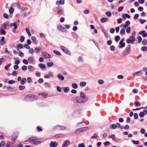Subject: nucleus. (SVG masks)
Returning a JSON list of instances; mask_svg holds the SVG:
<instances>
[{
  "instance_id": "obj_1",
  "label": "nucleus",
  "mask_w": 147,
  "mask_h": 147,
  "mask_svg": "<svg viewBox=\"0 0 147 147\" xmlns=\"http://www.w3.org/2000/svg\"><path fill=\"white\" fill-rule=\"evenodd\" d=\"M88 100V97L85 96V94L81 92L80 93V96L76 98V101L79 103H84L86 102Z\"/></svg>"
},
{
  "instance_id": "obj_2",
  "label": "nucleus",
  "mask_w": 147,
  "mask_h": 147,
  "mask_svg": "<svg viewBox=\"0 0 147 147\" xmlns=\"http://www.w3.org/2000/svg\"><path fill=\"white\" fill-rule=\"evenodd\" d=\"M37 99L36 96L34 94H29L27 95L24 98V100L26 101H33Z\"/></svg>"
},
{
  "instance_id": "obj_3",
  "label": "nucleus",
  "mask_w": 147,
  "mask_h": 147,
  "mask_svg": "<svg viewBox=\"0 0 147 147\" xmlns=\"http://www.w3.org/2000/svg\"><path fill=\"white\" fill-rule=\"evenodd\" d=\"M135 40V38L133 36H131L129 37V39H127L126 40V42L128 44L130 43L131 44H134V42Z\"/></svg>"
},
{
  "instance_id": "obj_4",
  "label": "nucleus",
  "mask_w": 147,
  "mask_h": 147,
  "mask_svg": "<svg viewBox=\"0 0 147 147\" xmlns=\"http://www.w3.org/2000/svg\"><path fill=\"white\" fill-rule=\"evenodd\" d=\"M60 48L61 50L64 53H66L68 55H70V51L66 47L63 46H61Z\"/></svg>"
},
{
  "instance_id": "obj_5",
  "label": "nucleus",
  "mask_w": 147,
  "mask_h": 147,
  "mask_svg": "<svg viewBox=\"0 0 147 147\" xmlns=\"http://www.w3.org/2000/svg\"><path fill=\"white\" fill-rule=\"evenodd\" d=\"M57 28L59 30L62 32H67V30L65 29L61 25H59L57 26Z\"/></svg>"
},
{
  "instance_id": "obj_6",
  "label": "nucleus",
  "mask_w": 147,
  "mask_h": 147,
  "mask_svg": "<svg viewBox=\"0 0 147 147\" xmlns=\"http://www.w3.org/2000/svg\"><path fill=\"white\" fill-rule=\"evenodd\" d=\"M65 128V127L63 126H60L59 125H57L54 127L55 129L57 130H62L64 129Z\"/></svg>"
},
{
  "instance_id": "obj_7",
  "label": "nucleus",
  "mask_w": 147,
  "mask_h": 147,
  "mask_svg": "<svg viewBox=\"0 0 147 147\" xmlns=\"http://www.w3.org/2000/svg\"><path fill=\"white\" fill-rule=\"evenodd\" d=\"M130 47L131 46L130 45H128L126 49V53L124 54V55H125L129 54L130 51Z\"/></svg>"
},
{
  "instance_id": "obj_8",
  "label": "nucleus",
  "mask_w": 147,
  "mask_h": 147,
  "mask_svg": "<svg viewBox=\"0 0 147 147\" xmlns=\"http://www.w3.org/2000/svg\"><path fill=\"white\" fill-rule=\"evenodd\" d=\"M42 54L45 59H49L51 57V55L48 53L46 52H43Z\"/></svg>"
},
{
  "instance_id": "obj_9",
  "label": "nucleus",
  "mask_w": 147,
  "mask_h": 147,
  "mask_svg": "<svg viewBox=\"0 0 147 147\" xmlns=\"http://www.w3.org/2000/svg\"><path fill=\"white\" fill-rule=\"evenodd\" d=\"M37 140V138L35 137H32L28 139V141L30 142H34Z\"/></svg>"
},
{
  "instance_id": "obj_10",
  "label": "nucleus",
  "mask_w": 147,
  "mask_h": 147,
  "mask_svg": "<svg viewBox=\"0 0 147 147\" xmlns=\"http://www.w3.org/2000/svg\"><path fill=\"white\" fill-rule=\"evenodd\" d=\"M53 72H50L49 74L44 77V78L46 79H48L50 78V77H53Z\"/></svg>"
},
{
  "instance_id": "obj_11",
  "label": "nucleus",
  "mask_w": 147,
  "mask_h": 147,
  "mask_svg": "<svg viewBox=\"0 0 147 147\" xmlns=\"http://www.w3.org/2000/svg\"><path fill=\"white\" fill-rule=\"evenodd\" d=\"M58 145V144L56 142H51L49 144L51 147H56Z\"/></svg>"
},
{
  "instance_id": "obj_12",
  "label": "nucleus",
  "mask_w": 147,
  "mask_h": 147,
  "mask_svg": "<svg viewBox=\"0 0 147 147\" xmlns=\"http://www.w3.org/2000/svg\"><path fill=\"white\" fill-rule=\"evenodd\" d=\"M146 31L145 30H142L139 32V34L140 35H142V36L144 38L147 37V33L145 32Z\"/></svg>"
},
{
  "instance_id": "obj_13",
  "label": "nucleus",
  "mask_w": 147,
  "mask_h": 147,
  "mask_svg": "<svg viewBox=\"0 0 147 147\" xmlns=\"http://www.w3.org/2000/svg\"><path fill=\"white\" fill-rule=\"evenodd\" d=\"M108 138H112L113 140L115 141H117V138L115 136L114 134H112L111 135L109 136Z\"/></svg>"
},
{
  "instance_id": "obj_14",
  "label": "nucleus",
  "mask_w": 147,
  "mask_h": 147,
  "mask_svg": "<svg viewBox=\"0 0 147 147\" xmlns=\"http://www.w3.org/2000/svg\"><path fill=\"white\" fill-rule=\"evenodd\" d=\"M39 67L43 71L46 70V66L45 64L42 63H40L38 65Z\"/></svg>"
},
{
  "instance_id": "obj_15",
  "label": "nucleus",
  "mask_w": 147,
  "mask_h": 147,
  "mask_svg": "<svg viewBox=\"0 0 147 147\" xmlns=\"http://www.w3.org/2000/svg\"><path fill=\"white\" fill-rule=\"evenodd\" d=\"M57 77L58 79L61 80H64L65 78L63 76L62 74H58L57 75Z\"/></svg>"
},
{
  "instance_id": "obj_16",
  "label": "nucleus",
  "mask_w": 147,
  "mask_h": 147,
  "mask_svg": "<svg viewBox=\"0 0 147 147\" xmlns=\"http://www.w3.org/2000/svg\"><path fill=\"white\" fill-rule=\"evenodd\" d=\"M70 142L69 140H65L64 141V144L62 145L63 147L67 146L70 144Z\"/></svg>"
},
{
  "instance_id": "obj_17",
  "label": "nucleus",
  "mask_w": 147,
  "mask_h": 147,
  "mask_svg": "<svg viewBox=\"0 0 147 147\" xmlns=\"http://www.w3.org/2000/svg\"><path fill=\"white\" fill-rule=\"evenodd\" d=\"M63 12V10L62 9L60 8H58L57 9V13L58 15H61Z\"/></svg>"
},
{
  "instance_id": "obj_18",
  "label": "nucleus",
  "mask_w": 147,
  "mask_h": 147,
  "mask_svg": "<svg viewBox=\"0 0 147 147\" xmlns=\"http://www.w3.org/2000/svg\"><path fill=\"white\" fill-rule=\"evenodd\" d=\"M64 3V0H60L57 1L56 2V4L58 5H63Z\"/></svg>"
},
{
  "instance_id": "obj_19",
  "label": "nucleus",
  "mask_w": 147,
  "mask_h": 147,
  "mask_svg": "<svg viewBox=\"0 0 147 147\" xmlns=\"http://www.w3.org/2000/svg\"><path fill=\"white\" fill-rule=\"evenodd\" d=\"M122 17L123 20H125L126 19V17L128 18H130V16L128 14H123L122 15Z\"/></svg>"
},
{
  "instance_id": "obj_20",
  "label": "nucleus",
  "mask_w": 147,
  "mask_h": 147,
  "mask_svg": "<svg viewBox=\"0 0 147 147\" xmlns=\"http://www.w3.org/2000/svg\"><path fill=\"white\" fill-rule=\"evenodd\" d=\"M28 69L29 71L32 72L35 69V68L31 65H28Z\"/></svg>"
},
{
  "instance_id": "obj_21",
  "label": "nucleus",
  "mask_w": 147,
  "mask_h": 147,
  "mask_svg": "<svg viewBox=\"0 0 147 147\" xmlns=\"http://www.w3.org/2000/svg\"><path fill=\"white\" fill-rule=\"evenodd\" d=\"M10 26H14V29H16L17 28V25L16 23L15 22L11 23L10 25Z\"/></svg>"
},
{
  "instance_id": "obj_22",
  "label": "nucleus",
  "mask_w": 147,
  "mask_h": 147,
  "mask_svg": "<svg viewBox=\"0 0 147 147\" xmlns=\"http://www.w3.org/2000/svg\"><path fill=\"white\" fill-rule=\"evenodd\" d=\"M26 82V80L25 78H22L20 82V83L22 85H24Z\"/></svg>"
},
{
  "instance_id": "obj_23",
  "label": "nucleus",
  "mask_w": 147,
  "mask_h": 147,
  "mask_svg": "<svg viewBox=\"0 0 147 147\" xmlns=\"http://www.w3.org/2000/svg\"><path fill=\"white\" fill-rule=\"evenodd\" d=\"M73 37L75 39H77L78 38V36L75 32H73L72 33Z\"/></svg>"
},
{
  "instance_id": "obj_24",
  "label": "nucleus",
  "mask_w": 147,
  "mask_h": 147,
  "mask_svg": "<svg viewBox=\"0 0 147 147\" xmlns=\"http://www.w3.org/2000/svg\"><path fill=\"white\" fill-rule=\"evenodd\" d=\"M41 50V48L40 47H36L34 49V51L35 53H38L40 52Z\"/></svg>"
},
{
  "instance_id": "obj_25",
  "label": "nucleus",
  "mask_w": 147,
  "mask_h": 147,
  "mask_svg": "<svg viewBox=\"0 0 147 147\" xmlns=\"http://www.w3.org/2000/svg\"><path fill=\"white\" fill-rule=\"evenodd\" d=\"M109 128L111 129H115L117 128L116 124H113L110 125Z\"/></svg>"
},
{
  "instance_id": "obj_26",
  "label": "nucleus",
  "mask_w": 147,
  "mask_h": 147,
  "mask_svg": "<svg viewBox=\"0 0 147 147\" xmlns=\"http://www.w3.org/2000/svg\"><path fill=\"white\" fill-rule=\"evenodd\" d=\"M28 60L30 63H32L33 62V58L32 57H30L28 58Z\"/></svg>"
},
{
  "instance_id": "obj_27",
  "label": "nucleus",
  "mask_w": 147,
  "mask_h": 147,
  "mask_svg": "<svg viewBox=\"0 0 147 147\" xmlns=\"http://www.w3.org/2000/svg\"><path fill=\"white\" fill-rule=\"evenodd\" d=\"M116 124L117 127H118L119 128H120L121 129H122L124 128L123 126L121 125L119 123H117Z\"/></svg>"
},
{
  "instance_id": "obj_28",
  "label": "nucleus",
  "mask_w": 147,
  "mask_h": 147,
  "mask_svg": "<svg viewBox=\"0 0 147 147\" xmlns=\"http://www.w3.org/2000/svg\"><path fill=\"white\" fill-rule=\"evenodd\" d=\"M130 24V22L129 21H127L125 23V24L124 26V27L125 28L127 27H128V26Z\"/></svg>"
},
{
  "instance_id": "obj_29",
  "label": "nucleus",
  "mask_w": 147,
  "mask_h": 147,
  "mask_svg": "<svg viewBox=\"0 0 147 147\" xmlns=\"http://www.w3.org/2000/svg\"><path fill=\"white\" fill-rule=\"evenodd\" d=\"M31 40L34 42L36 45L38 42L36 41V38L35 36H33L31 37Z\"/></svg>"
},
{
  "instance_id": "obj_30",
  "label": "nucleus",
  "mask_w": 147,
  "mask_h": 147,
  "mask_svg": "<svg viewBox=\"0 0 147 147\" xmlns=\"http://www.w3.org/2000/svg\"><path fill=\"white\" fill-rule=\"evenodd\" d=\"M141 105L140 102L138 101H136L134 103V106L136 107H140Z\"/></svg>"
},
{
  "instance_id": "obj_31",
  "label": "nucleus",
  "mask_w": 147,
  "mask_h": 147,
  "mask_svg": "<svg viewBox=\"0 0 147 147\" xmlns=\"http://www.w3.org/2000/svg\"><path fill=\"white\" fill-rule=\"evenodd\" d=\"M107 20V19L106 18H102L100 19V22L102 23H104L106 22Z\"/></svg>"
},
{
  "instance_id": "obj_32",
  "label": "nucleus",
  "mask_w": 147,
  "mask_h": 147,
  "mask_svg": "<svg viewBox=\"0 0 147 147\" xmlns=\"http://www.w3.org/2000/svg\"><path fill=\"white\" fill-rule=\"evenodd\" d=\"M99 138V136H97V134L95 133L94 135L91 136V138L92 139H98Z\"/></svg>"
},
{
  "instance_id": "obj_33",
  "label": "nucleus",
  "mask_w": 147,
  "mask_h": 147,
  "mask_svg": "<svg viewBox=\"0 0 147 147\" xmlns=\"http://www.w3.org/2000/svg\"><path fill=\"white\" fill-rule=\"evenodd\" d=\"M78 61L79 62L82 63L84 62V59L82 57L80 56L78 58Z\"/></svg>"
},
{
  "instance_id": "obj_34",
  "label": "nucleus",
  "mask_w": 147,
  "mask_h": 147,
  "mask_svg": "<svg viewBox=\"0 0 147 147\" xmlns=\"http://www.w3.org/2000/svg\"><path fill=\"white\" fill-rule=\"evenodd\" d=\"M63 90L65 93H67L69 90V87H63Z\"/></svg>"
},
{
  "instance_id": "obj_35",
  "label": "nucleus",
  "mask_w": 147,
  "mask_h": 147,
  "mask_svg": "<svg viewBox=\"0 0 147 147\" xmlns=\"http://www.w3.org/2000/svg\"><path fill=\"white\" fill-rule=\"evenodd\" d=\"M80 85L82 87L85 86L86 85V82H81L80 84Z\"/></svg>"
},
{
  "instance_id": "obj_36",
  "label": "nucleus",
  "mask_w": 147,
  "mask_h": 147,
  "mask_svg": "<svg viewBox=\"0 0 147 147\" xmlns=\"http://www.w3.org/2000/svg\"><path fill=\"white\" fill-rule=\"evenodd\" d=\"M14 11V9L12 7H11L9 9V12L10 14H12Z\"/></svg>"
},
{
  "instance_id": "obj_37",
  "label": "nucleus",
  "mask_w": 147,
  "mask_h": 147,
  "mask_svg": "<svg viewBox=\"0 0 147 147\" xmlns=\"http://www.w3.org/2000/svg\"><path fill=\"white\" fill-rule=\"evenodd\" d=\"M72 87L73 88L77 89L78 87V86L76 84L74 83L72 84Z\"/></svg>"
},
{
  "instance_id": "obj_38",
  "label": "nucleus",
  "mask_w": 147,
  "mask_h": 147,
  "mask_svg": "<svg viewBox=\"0 0 147 147\" xmlns=\"http://www.w3.org/2000/svg\"><path fill=\"white\" fill-rule=\"evenodd\" d=\"M80 128L81 132L84 131H85L87 130H88V128L87 127H84L82 128Z\"/></svg>"
},
{
  "instance_id": "obj_39",
  "label": "nucleus",
  "mask_w": 147,
  "mask_h": 147,
  "mask_svg": "<svg viewBox=\"0 0 147 147\" xmlns=\"http://www.w3.org/2000/svg\"><path fill=\"white\" fill-rule=\"evenodd\" d=\"M125 30L124 28H122L121 29L120 31V34L121 35H123L125 34Z\"/></svg>"
},
{
  "instance_id": "obj_40",
  "label": "nucleus",
  "mask_w": 147,
  "mask_h": 147,
  "mask_svg": "<svg viewBox=\"0 0 147 147\" xmlns=\"http://www.w3.org/2000/svg\"><path fill=\"white\" fill-rule=\"evenodd\" d=\"M6 33V32L3 29H1L0 31V34H3V35H5Z\"/></svg>"
},
{
  "instance_id": "obj_41",
  "label": "nucleus",
  "mask_w": 147,
  "mask_h": 147,
  "mask_svg": "<svg viewBox=\"0 0 147 147\" xmlns=\"http://www.w3.org/2000/svg\"><path fill=\"white\" fill-rule=\"evenodd\" d=\"M125 43H122L121 44H120L119 43V48H122L125 46Z\"/></svg>"
},
{
  "instance_id": "obj_42",
  "label": "nucleus",
  "mask_w": 147,
  "mask_h": 147,
  "mask_svg": "<svg viewBox=\"0 0 147 147\" xmlns=\"http://www.w3.org/2000/svg\"><path fill=\"white\" fill-rule=\"evenodd\" d=\"M47 65L48 67H50L53 65V63L52 62H48L47 63Z\"/></svg>"
},
{
  "instance_id": "obj_43",
  "label": "nucleus",
  "mask_w": 147,
  "mask_h": 147,
  "mask_svg": "<svg viewBox=\"0 0 147 147\" xmlns=\"http://www.w3.org/2000/svg\"><path fill=\"white\" fill-rule=\"evenodd\" d=\"M17 48L18 49H22L24 48V46L22 44H20L17 45Z\"/></svg>"
},
{
  "instance_id": "obj_44",
  "label": "nucleus",
  "mask_w": 147,
  "mask_h": 147,
  "mask_svg": "<svg viewBox=\"0 0 147 147\" xmlns=\"http://www.w3.org/2000/svg\"><path fill=\"white\" fill-rule=\"evenodd\" d=\"M26 31L27 33L28 34V36H31V34L29 30V29L28 28H26Z\"/></svg>"
},
{
  "instance_id": "obj_45",
  "label": "nucleus",
  "mask_w": 147,
  "mask_h": 147,
  "mask_svg": "<svg viewBox=\"0 0 147 147\" xmlns=\"http://www.w3.org/2000/svg\"><path fill=\"white\" fill-rule=\"evenodd\" d=\"M120 37L119 36H116L115 38V40L116 42L119 41L120 40Z\"/></svg>"
},
{
  "instance_id": "obj_46",
  "label": "nucleus",
  "mask_w": 147,
  "mask_h": 147,
  "mask_svg": "<svg viewBox=\"0 0 147 147\" xmlns=\"http://www.w3.org/2000/svg\"><path fill=\"white\" fill-rule=\"evenodd\" d=\"M53 52L55 54L59 56L61 55V53L58 51H54Z\"/></svg>"
},
{
  "instance_id": "obj_47",
  "label": "nucleus",
  "mask_w": 147,
  "mask_h": 147,
  "mask_svg": "<svg viewBox=\"0 0 147 147\" xmlns=\"http://www.w3.org/2000/svg\"><path fill=\"white\" fill-rule=\"evenodd\" d=\"M141 50L142 51H147V47H142L141 48Z\"/></svg>"
},
{
  "instance_id": "obj_48",
  "label": "nucleus",
  "mask_w": 147,
  "mask_h": 147,
  "mask_svg": "<svg viewBox=\"0 0 147 147\" xmlns=\"http://www.w3.org/2000/svg\"><path fill=\"white\" fill-rule=\"evenodd\" d=\"M140 117L141 118H142L144 117V112H141L139 114Z\"/></svg>"
},
{
  "instance_id": "obj_49",
  "label": "nucleus",
  "mask_w": 147,
  "mask_h": 147,
  "mask_svg": "<svg viewBox=\"0 0 147 147\" xmlns=\"http://www.w3.org/2000/svg\"><path fill=\"white\" fill-rule=\"evenodd\" d=\"M81 132V130L80 128L76 131L75 132V133L76 134H78L80 133Z\"/></svg>"
},
{
  "instance_id": "obj_50",
  "label": "nucleus",
  "mask_w": 147,
  "mask_h": 147,
  "mask_svg": "<svg viewBox=\"0 0 147 147\" xmlns=\"http://www.w3.org/2000/svg\"><path fill=\"white\" fill-rule=\"evenodd\" d=\"M18 136L16 134H13V135L12 137L13 138V140L14 141H15L17 139Z\"/></svg>"
},
{
  "instance_id": "obj_51",
  "label": "nucleus",
  "mask_w": 147,
  "mask_h": 147,
  "mask_svg": "<svg viewBox=\"0 0 147 147\" xmlns=\"http://www.w3.org/2000/svg\"><path fill=\"white\" fill-rule=\"evenodd\" d=\"M11 63H9L8 64H7V65L6 66H5V67L4 68L6 70H7L8 69V68H9V67L11 66Z\"/></svg>"
},
{
  "instance_id": "obj_52",
  "label": "nucleus",
  "mask_w": 147,
  "mask_h": 147,
  "mask_svg": "<svg viewBox=\"0 0 147 147\" xmlns=\"http://www.w3.org/2000/svg\"><path fill=\"white\" fill-rule=\"evenodd\" d=\"M36 76L38 77H40L41 75V73L38 71L36 72L35 73Z\"/></svg>"
},
{
  "instance_id": "obj_53",
  "label": "nucleus",
  "mask_w": 147,
  "mask_h": 147,
  "mask_svg": "<svg viewBox=\"0 0 147 147\" xmlns=\"http://www.w3.org/2000/svg\"><path fill=\"white\" fill-rule=\"evenodd\" d=\"M139 22L142 24H143L144 23L146 22V20H142V19H140L139 20Z\"/></svg>"
},
{
  "instance_id": "obj_54",
  "label": "nucleus",
  "mask_w": 147,
  "mask_h": 147,
  "mask_svg": "<svg viewBox=\"0 0 147 147\" xmlns=\"http://www.w3.org/2000/svg\"><path fill=\"white\" fill-rule=\"evenodd\" d=\"M5 144V142L3 141H2L1 142V144H0V145L1 146V147H3Z\"/></svg>"
},
{
  "instance_id": "obj_55",
  "label": "nucleus",
  "mask_w": 147,
  "mask_h": 147,
  "mask_svg": "<svg viewBox=\"0 0 147 147\" xmlns=\"http://www.w3.org/2000/svg\"><path fill=\"white\" fill-rule=\"evenodd\" d=\"M24 38H25L24 36H22L20 38V41L21 42H23L24 41Z\"/></svg>"
},
{
  "instance_id": "obj_56",
  "label": "nucleus",
  "mask_w": 147,
  "mask_h": 147,
  "mask_svg": "<svg viewBox=\"0 0 147 147\" xmlns=\"http://www.w3.org/2000/svg\"><path fill=\"white\" fill-rule=\"evenodd\" d=\"M137 39H138V42L140 43L141 42L142 38L140 36H138L137 37Z\"/></svg>"
},
{
  "instance_id": "obj_57",
  "label": "nucleus",
  "mask_w": 147,
  "mask_h": 147,
  "mask_svg": "<svg viewBox=\"0 0 147 147\" xmlns=\"http://www.w3.org/2000/svg\"><path fill=\"white\" fill-rule=\"evenodd\" d=\"M105 14L106 15L109 17H111V14L110 11H107L106 12Z\"/></svg>"
},
{
  "instance_id": "obj_58",
  "label": "nucleus",
  "mask_w": 147,
  "mask_h": 147,
  "mask_svg": "<svg viewBox=\"0 0 147 147\" xmlns=\"http://www.w3.org/2000/svg\"><path fill=\"white\" fill-rule=\"evenodd\" d=\"M25 88V87L24 86H22L20 85L19 86V88L20 90H24Z\"/></svg>"
},
{
  "instance_id": "obj_59",
  "label": "nucleus",
  "mask_w": 147,
  "mask_h": 147,
  "mask_svg": "<svg viewBox=\"0 0 147 147\" xmlns=\"http://www.w3.org/2000/svg\"><path fill=\"white\" fill-rule=\"evenodd\" d=\"M29 53L31 54H33L34 53V51L32 48H30L29 49Z\"/></svg>"
},
{
  "instance_id": "obj_60",
  "label": "nucleus",
  "mask_w": 147,
  "mask_h": 147,
  "mask_svg": "<svg viewBox=\"0 0 147 147\" xmlns=\"http://www.w3.org/2000/svg\"><path fill=\"white\" fill-rule=\"evenodd\" d=\"M85 146L84 143L79 144L78 145V147H85Z\"/></svg>"
},
{
  "instance_id": "obj_61",
  "label": "nucleus",
  "mask_w": 147,
  "mask_h": 147,
  "mask_svg": "<svg viewBox=\"0 0 147 147\" xmlns=\"http://www.w3.org/2000/svg\"><path fill=\"white\" fill-rule=\"evenodd\" d=\"M47 94L46 93V92L42 93V96L45 98H46L47 97Z\"/></svg>"
},
{
  "instance_id": "obj_62",
  "label": "nucleus",
  "mask_w": 147,
  "mask_h": 147,
  "mask_svg": "<svg viewBox=\"0 0 147 147\" xmlns=\"http://www.w3.org/2000/svg\"><path fill=\"white\" fill-rule=\"evenodd\" d=\"M134 118L135 119H137L138 118V115L137 113H135L134 114Z\"/></svg>"
},
{
  "instance_id": "obj_63",
  "label": "nucleus",
  "mask_w": 147,
  "mask_h": 147,
  "mask_svg": "<svg viewBox=\"0 0 147 147\" xmlns=\"http://www.w3.org/2000/svg\"><path fill=\"white\" fill-rule=\"evenodd\" d=\"M142 44L144 45H146L147 44V42L146 40L145 39H143L142 41Z\"/></svg>"
},
{
  "instance_id": "obj_64",
  "label": "nucleus",
  "mask_w": 147,
  "mask_h": 147,
  "mask_svg": "<svg viewBox=\"0 0 147 147\" xmlns=\"http://www.w3.org/2000/svg\"><path fill=\"white\" fill-rule=\"evenodd\" d=\"M18 55L20 56L21 57H23L24 56V54L21 51H20Z\"/></svg>"
}]
</instances>
